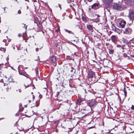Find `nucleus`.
Instances as JSON below:
<instances>
[{
    "label": "nucleus",
    "instance_id": "a18cd8bd",
    "mask_svg": "<svg viewBox=\"0 0 134 134\" xmlns=\"http://www.w3.org/2000/svg\"><path fill=\"white\" fill-rule=\"evenodd\" d=\"M31 94H33V92H31Z\"/></svg>",
    "mask_w": 134,
    "mask_h": 134
},
{
    "label": "nucleus",
    "instance_id": "1a4fd4ad",
    "mask_svg": "<svg viewBox=\"0 0 134 134\" xmlns=\"http://www.w3.org/2000/svg\"><path fill=\"white\" fill-rule=\"evenodd\" d=\"M111 40L112 41L115 42L117 39V37L115 35H112L111 37Z\"/></svg>",
    "mask_w": 134,
    "mask_h": 134
},
{
    "label": "nucleus",
    "instance_id": "20e7f679",
    "mask_svg": "<svg viewBox=\"0 0 134 134\" xmlns=\"http://www.w3.org/2000/svg\"><path fill=\"white\" fill-rule=\"evenodd\" d=\"M126 24V21L123 19L121 20L119 23V26L122 28L124 27Z\"/></svg>",
    "mask_w": 134,
    "mask_h": 134
},
{
    "label": "nucleus",
    "instance_id": "9d476101",
    "mask_svg": "<svg viewBox=\"0 0 134 134\" xmlns=\"http://www.w3.org/2000/svg\"><path fill=\"white\" fill-rule=\"evenodd\" d=\"M87 29L91 31H93V26L91 25L90 24H87Z\"/></svg>",
    "mask_w": 134,
    "mask_h": 134
},
{
    "label": "nucleus",
    "instance_id": "4c0bfd02",
    "mask_svg": "<svg viewBox=\"0 0 134 134\" xmlns=\"http://www.w3.org/2000/svg\"><path fill=\"white\" fill-rule=\"evenodd\" d=\"M97 17H99V16H99V15H97Z\"/></svg>",
    "mask_w": 134,
    "mask_h": 134
},
{
    "label": "nucleus",
    "instance_id": "c756f323",
    "mask_svg": "<svg viewBox=\"0 0 134 134\" xmlns=\"http://www.w3.org/2000/svg\"><path fill=\"white\" fill-rule=\"evenodd\" d=\"M21 34H18V36L19 37H21Z\"/></svg>",
    "mask_w": 134,
    "mask_h": 134
},
{
    "label": "nucleus",
    "instance_id": "f03ea898",
    "mask_svg": "<svg viewBox=\"0 0 134 134\" xmlns=\"http://www.w3.org/2000/svg\"><path fill=\"white\" fill-rule=\"evenodd\" d=\"M123 33L125 34L130 35L131 34L132 32L131 29L129 27H127L125 28L124 30H123Z\"/></svg>",
    "mask_w": 134,
    "mask_h": 134
},
{
    "label": "nucleus",
    "instance_id": "49530a36",
    "mask_svg": "<svg viewBox=\"0 0 134 134\" xmlns=\"http://www.w3.org/2000/svg\"><path fill=\"white\" fill-rule=\"evenodd\" d=\"M38 57V58H39V56ZM38 59H39L40 58H38Z\"/></svg>",
    "mask_w": 134,
    "mask_h": 134
},
{
    "label": "nucleus",
    "instance_id": "ea45409f",
    "mask_svg": "<svg viewBox=\"0 0 134 134\" xmlns=\"http://www.w3.org/2000/svg\"><path fill=\"white\" fill-rule=\"evenodd\" d=\"M4 49V51H5V48H3Z\"/></svg>",
    "mask_w": 134,
    "mask_h": 134
},
{
    "label": "nucleus",
    "instance_id": "cd10ccee",
    "mask_svg": "<svg viewBox=\"0 0 134 134\" xmlns=\"http://www.w3.org/2000/svg\"><path fill=\"white\" fill-rule=\"evenodd\" d=\"M58 6L60 8V9L61 10L62 8H61V5L60 4H58Z\"/></svg>",
    "mask_w": 134,
    "mask_h": 134
},
{
    "label": "nucleus",
    "instance_id": "4be33fe9",
    "mask_svg": "<svg viewBox=\"0 0 134 134\" xmlns=\"http://www.w3.org/2000/svg\"><path fill=\"white\" fill-rule=\"evenodd\" d=\"M131 108V110H134V105H132Z\"/></svg>",
    "mask_w": 134,
    "mask_h": 134
},
{
    "label": "nucleus",
    "instance_id": "e433bc0d",
    "mask_svg": "<svg viewBox=\"0 0 134 134\" xmlns=\"http://www.w3.org/2000/svg\"><path fill=\"white\" fill-rule=\"evenodd\" d=\"M38 49L37 48L36 49V51H38Z\"/></svg>",
    "mask_w": 134,
    "mask_h": 134
},
{
    "label": "nucleus",
    "instance_id": "a211bd4d",
    "mask_svg": "<svg viewBox=\"0 0 134 134\" xmlns=\"http://www.w3.org/2000/svg\"><path fill=\"white\" fill-rule=\"evenodd\" d=\"M112 28L113 30L115 31L116 29H117V28H116L114 25H112Z\"/></svg>",
    "mask_w": 134,
    "mask_h": 134
},
{
    "label": "nucleus",
    "instance_id": "7c9ffc66",
    "mask_svg": "<svg viewBox=\"0 0 134 134\" xmlns=\"http://www.w3.org/2000/svg\"><path fill=\"white\" fill-rule=\"evenodd\" d=\"M1 82H3V79H1V80L0 81Z\"/></svg>",
    "mask_w": 134,
    "mask_h": 134
},
{
    "label": "nucleus",
    "instance_id": "423d86ee",
    "mask_svg": "<svg viewBox=\"0 0 134 134\" xmlns=\"http://www.w3.org/2000/svg\"><path fill=\"white\" fill-rule=\"evenodd\" d=\"M112 0H105L104 3L107 6H109L111 4Z\"/></svg>",
    "mask_w": 134,
    "mask_h": 134
},
{
    "label": "nucleus",
    "instance_id": "ddd939ff",
    "mask_svg": "<svg viewBox=\"0 0 134 134\" xmlns=\"http://www.w3.org/2000/svg\"><path fill=\"white\" fill-rule=\"evenodd\" d=\"M115 32L118 33L119 34H120L122 32V30L117 28V29H116V30Z\"/></svg>",
    "mask_w": 134,
    "mask_h": 134
},
{
    "label": "nucleus",
    "instance_id": "f8f14e48",
    "mask_svg": "<svg viewBox=\"0 0 134 134\" xmlns=\"http://www.w3.org/2000/svg\"><path fill=\"white\" fill-rule=\"evenodd\" d=\"M127 3L129 5H132L133 4V0H126Z\"/></svg>",
    "mask_w": 134,
    "mask_h": 134
},
{
    "label": "nucleus",
    "instance_id": "aec40b11",
    "mask_svg": "<svg viewBox=\"0 0 134 134\" xmlns=\"http://www.w3.org/2000/svg\"><path fill=\"white\" fill-rule=\"evenodd\" d=\"M21 92V90L20 89H18L16 90V93H18Z\"/></svg>",
    "mask_w": 134,
    "mask_h": 134
},
{
    "label": "nucleus",
    "instance_id": "37998d69",
    "mask_svg": "<svg viewBox=\"0 0 134 134\" xmlns=\"http://www.w3.org/2000/svg\"><path fill=\"white\" fill-rule=\"evenodd\" d=\"M13 48L14 49H15V47H13Z\"/></svg>",
    "mask_w": 134,
    "mask_h": 134
},
{
    "label": "nucleus",
    "instance_id": "393cba45",
    "mask_svg": "<svg viewBox=\"0 0 134 134\" xmlns=\"http://www.w3.org/2000/svg\"><path fill=\"white\" fill-rule=\"evenodd\" d=\"M65 31L67 32L68 33H69V34H70V33H71V32L70 31H68L66 30H65Z\"/></svg>",
    "mask_w": 134,
    "mask_h": 134
},
{
    "label": "nucleus",
    "instance_id": "473e14b6",
    "mask_svg": "<svg viewBox=\"0 0 134 134\" xmlns=\"http://www.w3.org/2000/svg\"><path fill=\"white\" fill-rule=\"evenodd\" d=\"M10 41H11V40H10V39H8V42H10Z\"/></svg>",
    "mask_w": 134,
    "mask_h": 134
},
{
    "label": "nucleus",
    "instance_id": "bb28decb",
    "mask_svg": "<svg viewBox=\"0 0 134 134\" xmlns=\"http://www.w3.org/2000/svg\"><path fill=\"white\" fill-rule=\"evenodd\" d=\"M21 13V11L20 10H19L18 11V14H20Z\"/></svg>",
    "mask_w": 134,
    "mask_h": 134
},
{
    "label": "nucleus",
    "instance_id": "6ab92c4d",
    "mask_svg": "<svg viewBox=\"0 0 134 134\" xmlns=\"http://www.w3.org/2000/svg\"><path fill=\"white\" fill-rule=\"evenodd\" d=\"M114 52V51L113 50H109V53L110 54H113Z\"/></svg>",
    "mask_w": 134,
    "mask_h": 134
},
{
    "label": "nucleus",
    "instance_id": "412c9836",
    "mask_svg": "<svg viewBox=\"0 0 134 134\" xmlns=\"http://www.w3.org/2000/svg\"><path fill=\"white\" fill-rule=\"evenodd\" d=\"M99 21V19L98 18H97L96 19L94 20V21L96 22H98Z\"/></svg>",
    "mask_w": 134,
    "mask_h": 134
},
{
    "label": "nucleus",
    "instance_id": "c9c22d12",
    "mask_svg": "<svg viewBox=\"0 0 134 134\" xmlns=\"http://www.w3.org/2000/svg\"><path fill=\"white\" fill-rule=\"evenodd\" d=\"M92 0H88V1L89 2H91L92 1Z\"/></svg>",
    "mask_w": 134,
    "mask_h": 134
},
{
    "label": "nucleus",
    "instance_id": "58836bf2",
    "mask_svg": "<svg viewBox=\"0 0 134 134\" xmlns=\"http://www.w3.org/2000/svg\"><path fill=\"white\" fill-rule=\"evenodd\" d=\"M101 134H103V133H102ZM108 134H113V133L111 134V133H108Z\"/></svg>",
    "mask_w": 134,
    "mask_h": 134
},
{
    "label": "nucleus",
    "instance_id": "a878e982",
    "mask_svg": "<svg viewBox=\"0 0 134 134\" xmlns=\"http://www.w3.org/2000/svg\"><path fill=\"white\" fill-rule=\"evenodd\" d=\"M59 28H58L56 30V31L57 32H58L59 31Z\"/></svg>",
    "mask_w": 134,
    "mask_h": 134
},
{
    "label": "nucleus",
    "instance_id": "6e6552de",
    "mask_svg": "<svg viewBox=\"0 0 134 134\" xmlns=\"http://www.w3.org/2000/svg\"><path fill=\"white\" fill-rule=\"evenodd\" d=\"M94 73L92 71H90L88 73V77L89 78H92L94 76Z\"/></svg>",
    "mask_w": 134,
    "mask_h": 134
},
{
    "label": "nucleus",
    "instance_id": "b1692460",
    "mask_svg": "<svg viewBox=\"0 0 134 134\" xmlns=\"http://www.w3.org/2000/svg\"><path fill=\"white\" fill-rule=\"evenodd\" d=\"M22 24L23 25H24V26L23 27H24V28H25L26 29L27 28V26H26V25L25 24Z\"/></svg>",
    "mask_w": 134,
    "mask_h": 134
},
{
    "label": "nucleus",
    "instance_id": "79ce46f5",
    "mask_svg": "<svg viewBox=\"0 0 134 134\" xmlns=\"http://www.w3.org/2000/svg\"><path fill=\"white\" fill-rule=\"evenodd\" d=\"M87 53L88 54V53H89V52H88V51H87Z\"/></svg>",
    "mask_w": 134,
    "mask_h": 134
},
{
    "label": "nucleus",
    "instance_id": "f3484780",
    "mask_svg": "<svg viewBox=\"0 0 134 134\" xmlns=\"http://www.w3.org/2000/svg\"><path fill=\"white\" fill-rule=\"evenodd\" d=\"M31 100H29V102H31L32 100H33L35 98V96L33 95L31 96Z\"/></svg>",
    "mask_w": 134,
    "mask_h": 134
},
{
    "label": "nucleus",
    "instance_id": "09e8293b",
    "mask_svg": "<svg viewBox=\"0 0 134 134\" xmlns=\"http://www.w3.org/2000/svg\"><path fill=\"white\" fill-rule=\"evenodd\" d=\"M1 22V20H0V22Z\"/></svg>",
    "mask_w": 134,
    "mask_h": 134
},
{
    "label": "nucleus",
    "instance_id": "2eb2a0df",
    "mask_svg": "<svg viewBox=\"0 0 134 134\" xmlns=\"http://www.w3.org/2000/svg\"><path fill=\"white\" fill-rule=\"evenodd\" d=\"M6 85H8L7 88H6L7 91H8L11 89V87L10 86V85L8 84H6Z\"/></svg>",
    "mask_w": 134,
    "mask_h": 134
},
{
    "label": "nucleus",
    "instance_id": "c85d7f7f",
    "mask_svg": "<svg viewBox=\"0 0 134 134\" xmlns=\"http://www.w3.org/2000/svg\"><path fill=\"white\" fill-rule=\"evenodd\" d=\"M36 74H38V69H36Z\"/></svg>",
    "mask_w": 134,
    "mask_h": 134
},
{
    "label": "nucleus",
    "instance_id": "39448f33",
    "mask_svg": "<svg viewBox=\"0 0 134 134\" xmlns=\"http://www.w3.org/2000/svg\"><path fill=\"white\" fill-rule=\"evenodd\" d=\"M97 102L96 101H91L88 103V105L91 107H93L96 105Z\"/></svg>",
    "mask_w": 134,
    "mask_h": 134
},
{
    "label": "nucleus",
    "instance_id": "5701e85b",
    "mask_svg": "<svg viewBox=\"0 0 134 134\" xmlns=\"http://www.w3.org/2000/svg\"><path fill=\"white\" fill-rule=\"evenodd\" d=\"M3 76H4L3 79L4 80H5V79H6L5 80L6 81L7 80H8V79L7 78V77L6 76H4L3 75Z\"/></svg>",
    "mask_w": 134,
    "mask_h": 134
},
{
    "label": "nucleus",
    "instance_id": "0eeeda50",
    "mask_svg": "<svg viewBox=\"0 0 134 134\" xmlns=\"http://www.w3.org/2000/svg\"><path fill=\"white\" fill-rule=\"evenodd\" d=\"M19 74L21 75H23L27 78H28L29 75L25 72L19 71Z\"/></svg>",
    "mask_w": 134,
    "mask_h": 134
},
{
    "label": "nucleus",
    "instance_id": "f257e3e1",
    "mask_svg": "<svg viewBox=\"0 0 134 134\" xmlns=\"http://www.w3.org/2000/svg\"><path fill=\"white\" fill-rule=\"evenodd\" d=\"M114 9L118 10H121L124 9L126 8L125 6L122 4H121L115 3L113 5Z\"/></svg>",
    "mask_w": 134,
    "mask_h": 134
},
{
    "label": "nucleus",
    "instance_id": "72a5a7b5",
    "mask_svg": "<svg viewBox=\"0 0 134 134\" xmlns=\"http://www.w3.org/2000/svg\"><path fill=\"white\" fill-rule=\"evenodd\" d=\"M3 41L4 42H6V40H3Z\"/></svg>",
    "mask_w": 134,
    "mask_h": 134
},
{
    "label": "nucleus",
    "instance_id": "a19ab883",
    "mask_svg": "<svg viewBox=\"0 0 134 134\" xmlns=\"http://www.w3.org/2000/svg\"><path fill=\"white\" fill-rule=\"evenodd\" d=\"M5 85H6V84L5 83H4V86H5Z\"/></svg>",
    "mask_w": 134,
    "mask_h": 134
},
{
    "label": "nucleus",
    "instance_id": "2f4dec72",
    "mask_svg": "<svg viewBox=\"0 0 134 134\" xmlns=\"http://www.w3.org/2000/svg\"><path fill=\"white\" fill-rule=\"evenodd\" d=\"M24 86L25 87V88H27L29 86V85H28L27 86L26 85H24Z\"/></svg>",
    "mask_w": 134,
    "mask_h": 134
},
{
    "label": "nucleus",
    "instance_id": "7ed1b4c3",
    "mask_svg": "<svg viewBox=\"0 0 134 134\" xmlns=\"http://www.w3.org/2000/svg\"><path fill=\"white\" fill-rule=\"evenodd\" d=\"M129 17V18L131 20V22L132 23L133 20L134 19V11L130 12Z\"/></svg>",
    "mask_w": 134,
    "mask_h": 134
},
{
    "label": "nucleus",
    "instance_id": "9b49d317",
    "mask_svg": "<svg viewBox=\"0 0 134 134\" xmlns=\"http://www.w3.org/2000/svg\"><path fill=\"white\" fill-rule=\"evenodd\" d=\"M98 4L97 3L94 4L93 5L91 6V8L94 9H96L97 7H98Z\"/></svg>",
    "mask_w": 134,
    "mask_h": 134
},
{
    "label": "nucleus",
    "instance_id": "dca6fc26",
    "mask_svg": "<svg viewBox=\"0 0 134 134\" xmlns=\"http://www.w3.org/2000/svg\"><path fill=\"white\" fill-rule=\"evenodd\" d=\"M83 101V100L81 99H79L77 100V104H80V103Z\"/></svg>",
    "mask_w": 134,
    "mask_h": 134
},
{
    "label": "nucleus",
    "instance_id": "4468645a",
    "mask_svg": "<svg viewBox=\"0 0 134 134\" xmlns=\"http://www.w3.org/2000/svg\"><path fill=\"white\" fill-rule=\"evenodd\" d=\"M51 62H54L56 61V59L55 57L53 56L51 58Z\"/></svg>",
    "mask_w": 134,
    "mask_h": 134
},
{
    "label": "nucleus",
    "instance_id": "de8ad7c7",
    "mask_svg": "<svg viewBox=\"0 0 134 134\" xmlns=\"http://www.w3.org/2000/svg\"><path fill=\"white\" fill-rule=\"evenodd\" d=\"M15 1H17V0H15Z\"/></svg>",
    "mask_w": 134,
    "mask_h": 134
},
{
    "label": "nucleus",
    "instance_id": "f704fd0d",
    "mask_svg": "<svg viewBox=\"0 0 134 134\" xmlns=\"http://www.w3.org/2000/svg\"><path fill=\"white\" fill-rule=\"evenodd\" d=\"M5 7H4V12H5Z\"/></svg>",
    "mask_w": 134,
    "mask_h": 134
},
{
    "label": "nucleus",
    "instance_id": "c03bdc74",
    "mask_svg": "<svg viewBox=\"0 0 134 134\" xmlns=\"http://www.w3.org/2000/svg\"><path fill=\"white\" fill-rule=\"evenodd\" d=\"M103 131V130H101V132H102Z\"/></svg>",
    "mask_w": 134,
    "mask_h": 134
}]
</instances>
